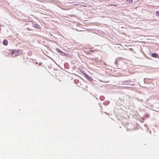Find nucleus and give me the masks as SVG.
<instances>
[{
    "label": "nucleus",
    "instance_id": "1",
    "mask_svg": "<svg viewBox=\"0 0 159 159\" xmlns=\"http://www.w3.org/2000/svg\"><path fill=\"white\" fill-rule=\"evenodd\" d=\"M3 53L5 56L6 57H9L10 56L9 50H7L6 51H4Z\"/></svg>",
    "mask_w": 159,
    "mask_h": 159
},
{
    "label": "nucleus",
    "instance_id": "2",
    "mask_svg": "<svg viewBox=\"0 0 159 159\" xmlns=\"http://www.w3.org/2000/svg\"><path fill=\"white\" fill-rule=\"evenodd\" d=\"M9 52H10V53L11 54V57H15L17 56V55H15V56L13 55V54H14V53L15 52V50H9Z\"/></svg>",
    "mask_w": 159,
    "mask_h": 159
},
{
    "label": "nucleus",
    "instance_id": "3",
    "mask_svg": "<svg viewBox=\"0 0 159 159\" xmlns=\"http://www.w3.org/2000/svg\"><path fill=\"white\" fill-rule=\"evenodd\" d=\"M33 26L34 27L38 29H40L41 28L40 25L37 24H34L33 25Z\"/></svg>",
    "mask_w": 159,
    "mask_h": 159
},
{
    "label": "nucleus",
    "instance_id": "4",
    "mask_svg": "<svg viewBox=\"0 0 159 159\" xmlns=\"http://www.w3.org/2000/svg\"><path fill=\"white\" fill-rule=\"evenodd\" d=\"M151 56L152 57H154V58H157L158 57V56L157 54L155 53H153L151 54Z\"/></svg>",
    "mask_w": 159,
    "mask_h": 159
},
{
    "label": "nucleus",
    "instance_id": "5",
    "mask_svg": "<svg viewBox=\"0 0 159 159\" xmlns=\"http://www.w3.org/2000/svg\"><path fill=\"white\" fill-rule=\"evenodd\" d=\"M8 41L7 40H4L3 42V44L4 45H7L8 44Z\"/></svg>",
    "mask_w": 159,
    "mask_h": 159
},
{
    "label": "nucleus",
    "instance_id": "6",
    "mask_svg": "<svg viewBox=\"0 0 159 159\" xmlns=\"http://www.w3.org/2000/svg\"><path fill=\"white\" fill-rule=\"evenodd\" d=\"M127 2H129V3H132L133 1L132 0H126Z\"/></svg>",
    "mask_w": 159,
    "mask_h": 159
},
{
    "label": "nucleus",
    "instance_id": "7",
    "mask_svg": "<svg viewBox=\"0 0 159 159\" xmlns=\"http://www.w3.org/2000/svg\"><path fill=\"white\" fill-rule=\"evenodd\" d=\"M156 15L158 16H159V11H156Z\"/></svg>",
    "mask_w": 159,
    "mask_h": 159
},
{
    "label": "nucleus",
    "instance_id": "8",
    "mask_svg": "<svg viewBox=\"0 0 159 159\" xmlns=\"http://www.w3.org/2000/svg\"><path fill=\"white\" fill-rule=\"evenodd\" d=\"M57 51H58V52L59 53H62V52L60 50V49H57Z\"/></svg>",
    "mask_w": 159,
    "mask_h": 159
},
{
    "label": "nucleus",
    "instance_id": "9",
    "mask_svg": "<svg viewBox=\"0 0 159 159\" xmlns=\"http://www.w3.org/2000/svg\"><path fill=\"white\" fill-rule=\"evenodd\" d=\"M110 6H115V7H116L117 6V5H116L113 4L110 5Z\"/></svg>",
    "mask_w": 159,
    "mask_h": 159
}]
</instances>
